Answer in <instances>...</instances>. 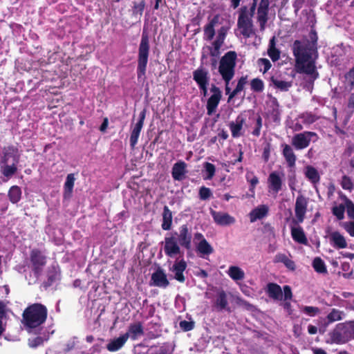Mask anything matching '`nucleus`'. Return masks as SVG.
<instances>
[{
  "label": "nucleus",
  "mask_w": 354,
  "mask_h": 354,
  "mask_svg": "<svg viewBox=\"0 0 354 354\" xmlns=\"http://www.w3.org/2000/svg\"><path fill=\"white\" fill-rule=\"evenodd\" d=\"M317 39L316 32L311 30L308 38L295 40L292 46L297 72L309 75L312 82L319 77L315 66L318 57Z\"/></svg>",
  "instance_id": "f257e3e1"
},
{
  "label": "nucleus",
  "mask_w": 354,
  "mask_h": 354,
  "mask_svg": "<svg viewBox=\"0 0 354 354\" xmlns=\"http://www.w3.org/2000/svg\"><path fill=\"white\" fill-rule=\"evenodd\" d=\"M192 234L187 225H183L178 229V232H174L167 234L162 242L164 252L166 256L174 258L183 256V252L180 246L186 250L192 248Z\"/></svg>",
  "instance_id": "f03ea898"
},
{
  "label": "nucleus",
  "mask_w": 354,
  "mask_h": 354,
  "mask_svg": "<svg viewBox=\"0 0 354 354\" xmlns=\"http://www.w3.org/2000/svg\"><path fill=\"white\" fill-rule=\"evenodd\" d=\"M48 317L47 307L40 303L28 305L22 313L21 322L28 332L40 328Z\"/></svg>",
  "instance_id": "7ed1b4c3"
},
{
  "label": "nucleus",
  "mask_w": 354,
  "mask_h": 354,
  "mask_svg": "<svg viewBox=\"0 0 354 354\" xmlns=\"http://www.w3.org/2000/svg\"><path fill=\"white\" fill-rule=\"evenodd\" d=\"M149 37L148 34L143 31L138 48L137 75L138 79H144L145 77L149 55Z\"/></svg>",
  "instance_id": "20e7f679"
},
{
  "label": "nucleus",
  "mask_w": 354,
  "mask_h": 354,
  "mask_svg": "<svg viewBox=\"0 0 354 354\" xmlns=\"http://www.w3.org/2000/svg\"><path fill=\"white\" fill-rule=\"evenodd\" d=\"M328 336L330 344H343L353 339L350 321L337 324Z\"/></svg>",
  "instance_id": "39448f33"
},
{
  "label": "nucleus",
  "mask_w": 354,
  "mask_h": 354,
  "mask_svg": "<svg viewBox=\"0 0 354 354\" xmlns=\"http://www.w3.org/2000/svg\"><path fill=\"white\" fill-rule=\"evenodd\" d=\"M237 55L235 51L226 53L221 59L218 72L224 82L231 81L235 75Z\"/></svg>",
  "instance_id": "423d86ee"
},
{
  "label": "nucleus",
  "mask_w": 354,
  "mask_h": 354,
  "mask_svg": "<svg viewBox=\"0 0 354 354\" xmlns=\"http://www.w3.org/2000/svg\"><path fill=\"white\" fill-rule=\"evenodd\" d=\"M30 261L31 269L34 275L37 277L41 275L44 266L47 263V257L39 249H32L30 252Z\"/></svg>",
  "instance_id": "0eeeda50"
},
{
  "label": "nucleus",
  "mask_w": 354,
  "mask_h": 354,
  "mask_svg": "<svg viewBox=\"0 0 354 354\" xmlns=\"http://www.w3.org/2000/svg\"><path fill=\"white\" fill-rule=\"evenodd\" d=\"M318 139L317 134L313 131H304L295 134L291 141L292 145L297 150H302L307 148L313 140L315 142Z\"/></svg>",
  "instance_id": "6e6552de"
},
{
  "label": "nucleus",
  "mask_w": 354,
  "mask_h": 354,
  "mask_svg": "<svg viewBox=\"0 0 354 354\" xmlns=\"http://www.w3.org/2000/svg\"><path fill=\"white\" fill-rule=\"evenodd\" d=\"M269 0H261L257 5V21L261 31H264L268 20Z\"/></svg>",
  "instance_id": "1a4fd4ad"
},
{
  "label": "nucleus",
  "mask_w": 354,
  "mask_h": 354,
  "mask_svg": "<svg viewBox=\"0 0 354 354\" xmlns=\"http://www.w3.org/2000/svg\"><path fill=\"white\" fill-rule=\"evenodd\" d=\"M224 19L220 15H216L204 27V39L207 41L213 39L215 35V28L223 26Z\"/></svg>",
  "instance_id": "9d476101"
},
{
  "label": "nucleus",
  "mask_w": 354,
  "mask_h": 354,
  "mask_svg": "<svg viewBox=\"0 0 354 354\" xmlns=\"http://www.w3.org/2000/svg\"><path fill=\"white\" fill-rule=\"evenodd\" d=\"M308 199L302 195H299L295 201V222L297 223H302L305 218L307 210Z\"/></svg>",
  "instance_id": "9b49d317"
},
{
  "label": "nucleus",
  "mask_w": 354,
  "mask_h": 354,
  "mask_svg": "<svg viewBox=\"0 0 354 354\" xmlns=\"http://www.w3.org/2000/svg\"><path fill=\"white\" fill-rule=\"evenodd\" d=\"M284 174H281L277 171H272L270 174L268 178L269 192L277 194L282 189L283 178Z\"/></svg>",
  "instance_id": "f8f14e48"
},
{
  "label": "nucleus",
  "mask_w": 354,
  "mask_h": 354,
  "mask_svg": "<svg viewBox=\"0 0 354 354\" xmlns=\"http://www.w3.org/2000/svg\"><path fill=\"white\" fill-rule=\"evenodd\" d=\"M186 268L187 263L183 259H176L172 266L169 268V270L174 274V277L176 280L183 283L185 281L183 272Z\"/></svg>",
  "instance_id": "ddd939ff"
},
{
  "label": "nucleus",
  "mask_w": 354,
  "mask_h": 354,
  "mask_svg": "<svg viewBox=\"0 0 354 354\" xmlns=\"http://www.w3.org/2000/svg\"><path fill=\"white\" fill-rule=\"evenodd\" d=\"M211 92L212 93V95L208 99L207 103V111L209 115H211L215 112L221 98V92L218 87L215 85H212Z\"/></svg>",
  "instance_id": "4468645a"
},
{
  "label": "nucleus",
  "mask_w": 354,
  "mask_h": 354,
  "mask_svg": "<svg viewBox=\"0 0 354 354\" xmlns=\"http://www.w3.org/2000/svg\"><path fill=\"white\" fill-rule=\"evenodd\" d=\"M146 116V110H142L139 114L138 121L136 122L135 126L133 127L131 136H130V145L132 148H134L138 142V138L140 136V133L143 127L144 121Z\"/></svg>",
  "instance_id": "2eb2a0df"
},
{
  "label": "nucleus",
  "mask_w": 354,
  "mask_h": 354,
  "mask_svg": "<svg viewBox=\"0 0 354 354\" xmlns=\"http://www.w3.org/2000/svg\"><path fill=\"white\" fill-rule=\"evenodd\" d=\"M211 215L214 222L219 225H230L234 224L236 221L233 216L225 212L211 210Z\"/></svg>",
  "instance_id": "dca6fc26"
},
{
  "label": "nucleus",
  "mask_w": 354,
  "mask_h": 354,
  "mask_svg": "<svg viewBox=\"0 0 354 354\" xmlns=\"http://www.w3.org/2000/svg\"><path fill=\"white\" fill-rule=\"evenodd\" d=\"M245 122V118L242 115H239L234 121L230 122L229 127L233 138H239L243 134V127Z\"/></svg>",
  "instance_id": "f3484780"
},
{
  "label": "nucleus",
  "mask_w": 354,
  "mask_h": 354,
  "mask_svg": "<svg viewBox=\"0 0 354 354\" xmlns=\"http://www.w3.org/2000/svg\"><path fill=\"white\" fill-rule=\"evenodd\" d=\"M187 164L182 160L176 162L172 167L171 175L175 180L181 181L185 178L187 171Z\"/></svg>",
  "instance_id": "a211bd4d"
},
{
  "label": "nucleus",
  "mask_w": 354,
  "mask_h": 354,
  "mask_svg": "<svg viewBox=\"0 0 354 354\" xmlns=\"http://www.w3.org/2000/svg\"><path fill=\"white\" fill-rule=\"evenodd\" d=\"M282 147V155L284 157L288 167L290 168H294L297 160V156L293 151L291 146L287 144H283Z\"/></svg>",
  "instance_id": "6ab92c4d"
},
{
  "label": "nucleus",
  "mask_w": 354,
  "mask_h": 354,
  "mask_svg": "<svg viewBox=\"0 0 354 354\" xmlns=\"http://www.w3.org/2000/svg\"><path fill=\"white\" fill-rule=\"evenodd\" d=\"M59 276L60 272L59 268L55 266H50L46 272L47 280L44 281L43 286L47 289L57 280L59 279Z\"/></svg>",
  "instance_id": "aec40b11"
},
{
  "label": "nucleus",
  "mask_w": 354,
  "mask_h": 354,
  "mask_svg": "<svg viewBox=\"0 0 354 354\" xmlns=\"http://www.w3.org/2000/svg\"><path fill=\"white\" fill-rule=\"evenodd\" d=\"M257 8L250 6L248 7L247 6H243L239 8L238 10V19L237 21H246V22H253L252 17L254 15L255 10Z\"/></svg>",
  "instance_id": "412c9836"
},
{
  "label": "nucleus",
  "mask_w": 354,
  "mask_h": 354,
  "mask_svg": "<svg viewBox=\"0 0 354 354\" xmlns=\"http://www.w3.org/2000/svg\"><path fill=\"white\" fill-rule=\"evenodd\" d=\"M193 79L198 86H203L209 84V73L207 70L201 66L193 72Z\"/></svg>",
  "instance_id": "4be33fe9"
},
{
  "label": "nucleus",
  "mask_w": 354,
  "mask_h": 354,
  "mask_svg": "<svg viewBox=\"0 0 354 354\" xmlns=\"http://www.w3.org/2000/svg\"><path fill=\"white\" fill-rule=\"evenodd\" d=\"M266 291L271 299L277 301H281L283 298V292L281 288L277 283H269L267 285Z\"/></svg>",
  "instance_id": "5701e85b"
},
{
  "label": "nucleus",
  "mask_w": 354,
  "mask_h": 354,
  "mask_svg": "<svg viewBox=\"0 0 354 354\" xmlns=\"http://www.w3.org/2000/svg\"><path fill=\"white\" fill-rule=\"evenodd\" d=\"M214 306L218 311H231L228 306L227 294L225 291L221 290L218 292L215 299Z\"/></svg>",
  "instance_id": "b1692460"
},
{
  "label": "nucleus",
  "mask_w": 354,
  "mask_h": 354,
  "mask_svg": "<svg viewBox=\"0 0 354 354\" xmlns=\"http://www.w3.org/2000/svg\"><path fill=\"white\" fill-rule=\"evenodd\" d=\"M18 149L13 145L6 147L3 149V156L1 163H8L9 159L12 158L13 162H18L19 156H17Z\"/></svg>",
  "instance_id": "393cba45"
},
{
  "label": "nucleus",
  "mask_w": 354,
  "mask_h": 354,
  "mask_svg": "<svg viewBox=\"0 0 354 354\" xmlns=\"http://www.w3.org/2000/svg\"><path fill=\"white\" fill-rule=\"evenodd\" d=\"M329 240L330 243L337 249H343L347 247V242L345 237L339 232H332L329 234Z\"/></svg>",
  "instance_id": "a878e982"
},
{
  "label": "nucleus",
  "mask_w": 354,
  "mask_h": 354,
  "mask_svg": "<svg viewBox=\"0 0 354 354\" xmlns=\"http://www.w3.org/2000/svg\"><path fill=\"white\" fill-rule=\"evenodd\" d=\"M269 211V207L266 205H260L253 209L250 214V222L253 223L257 220L261 219L266 216Z\"/></svg>",
  "instance_id": "bb28decb"
},
{
  "label": "nucleus",
  "mask_w": 354,
  "mask_h": 354,
  "mask_svg": "<svg viewBox=\"0 0 354 354\" xmlns=\"http://www.w3.org/2000/svg\"><path fill=\"white\" fill-rule=\"evenodd\" d=\"M151 280L153 285L158 287L166 288L169 285L166 274L160 269L152 274Z\"/></svg>",
  "instance_id": "cd10ccee"
},
{
  "label": "nucleus",
  "mask_w": 354,
  "mask_h": 354,
  "mask_svg": "<svg viewBox=\"0 0 354 354\" xmlns=\"http://www.w3.org/2000/svg\"><path fill=\"white\" fill-rule=\"evenodd\" d=\"M237 26L244 38H249L254 35L253 22L237 21Z\"/></svg>",
  "instance_id": "c85d7f7f"
},
{
  "label": "nucleus",
  "mask_w": 354,
  "mask_h": 354,
  "mask_svg": "<svg viewBox=\"0 0 354 354\" xmlns=\"http://www.w3.org/2000/svg\"><path fill=\"white\" fill-rule=\"evenodd\" d=\"M285 254L278 253L275 255L274 261L275 263H282L288 270L294 271L296 269L295 262Z\"/></svg>",
  "instance_id": "c756f323"
},
{
  "label": "nucleus",
  "mask_w": 354,
  "mask_h": 354,
  "mask_svg": "<svg viewBox=\"0 0 354 354\" xmlns=\"http://www.w3.org/2000/svg\"><path fill=\"white\" fill-rule=\"evenodd\" d=\"M144 333L143 327L140 322H137L133 324H131L129 327L128 331L124 334V335H127V339L131 337L132 339H136Z\"/></svg>",
  "instance_id": "7c9ffc66"
},
{
  "label": "nucleus",
  "mask_w": 354,
  "mask_h": 354,
  "mask_svg": "<svg viewBox=\"0 0 354 354\" xmlns=\"http://www.w3.org/2000/svg\"><path fill=\"white\" fill-rule=\"evenodd\" d=\"M48 339L49 334L48 332H46L41 335L29 338L28 339V345L30 348H37L39 346H43L45 342L48 341Z\"/></svg>",
  "instance_id": "2f4dec72"
},
{
  "label": "nucleus",
  "mask_w": 354,
  "mask_h": 354,
  "mask_svg": "<svg viewBox=\"0 0 354 354\" xmlns=\"http://www.w3.org/2000/svg\"><path fill=\"white\" fill-rule=\"evenodd\" d=\"M227 274L234 281H241L245 278L244 271L237 266H231L229 267Z\"/></svg>",
  "instance_id": "473e14b6"
},
{
  "label": "nucleus",
  "mask_w": 354,
  "mask_h": 354,
  "mask_svg": "<svg viewBox=\"0 0 354 354\" xmlns=\"http://www.w3.org/2000/svg\"><path fill=\"white\" fill-rule=\"evenodd\" d=\"M127 341V335H122L109 342L106 348L109 351H117L120 349Z\"/></svg>",
  "instance_id": "72a5a7b5"
},
{
  "label": "nucleus",
  "mask_w": 354,
  "mask_h": 354,
  "mask_svg": "<svg viewBox=\"0 0 354 354\" xmlns=\"http://www.w3.org/2000/svg\"><path fill=\"white\" fill-rule=\"evenodd\" d=\"M21 189L17 185L11 186L8 192V199L12 204H17L19 202L21 198Z\"/></svg>",
  "instance_id": "f704fd0d"
},
{
  "label": "nucleus",
  "mask_w": 354,
  "mask_h": 354,
  "mask_svg": "<svg viewBox=\"0 0 354 354\" xmlns=\"http://www.w3.org/2000/svg\"><path fill=\"white\" fill-rule=\"evenodd\" d=\"M162 223L161 227L164 230H169L172 225V212L167 206H165L162 212Z\"/></svg>",
  "instance_id": "c9c22d12"
},
{
  "label": "nucleus",
  "mask_w": 354,
  "mask_h": 354,
  "mask_svg": "<svg viewBox=\"0 0 354 354\" xmlns=\"http://www.w3.org/2000/svg\"><path fill=\"white\" fill-rule=\"evenodd\" d=\"M196 250L201 254V257H202L209 255L214 252L213 248L205 239H203V240L198 242L196 245Z\"/></svg>",
  "instance_id": "e433bc0d"
},
{
  "label": "nucleus",
  "mask_w": 354,
  "mask_h": 354,
  "mask_svg": "<svg viewBox=\"0 0 354 354\" xmlns=\"http://www.w3.org/2000/svg\"><path fill=\"white\" fill-rule=\"evenodd\" d=\"M305 176L313 184H317L319 182L320 176L318 171L313 166H306L304 170Z\"/></svg>",
  "instance_id": "4c0bfd02"
},
{
  "label": "nucleus",
  "mask_w": 354,
  "mask_h": 354,
  "mask_svg": "<svg viewBox=\"0 0 354 354\" xmlns=\"http://www.w3.org/2000/svg\"><path fill=\"white\" fill-rule=\"evenodd\" d=\"M268 55L273 62H276L280 58V50L276 48V37L274 36L269 41Z\"/></svg>",
  "instance_id": "58836bf2"
},
{
  "label": "nucleus",
  "mask_w": 354,
  "mask_h": 354,
  "mask_svg": "<svg viewBox=\"0 0 354 354\" xmlns=\"http://www.w3.org/2000/svg\"><path fill=\"white\" fill-rule=\"evenodd\" d=\"M291 234L292 239L295 241L302 244H306L307 243V239L305 236L303 229L301 227H292Z\"/></svg>",
  "instance_id": "ea45409f"
},
{
  "label": "nucleus",
  "mask_w": 354,
  "mask_h": 354,
  "mask_svg": "<svg viewBox=\"0 0 354 354\" xmlns=\"http://www.w3.org/2000/svg\"><path fill=\"white\" fill-rule=\"evenodd\" d=\"M345 317V313L344 311L333 308L330 312L328 314L326 319L328 324H331L335 322L341 321Z\"/></svg>",
  "instance_id": "a19ab883"
},
{
  "label": "nucleus",
  "mask_w": 354,
  "mask_h": 354,
  "mask_svg": "<svg viewBox=\"0 0 354 354\" xmlns=\"http://www.w3.org/2000/svg\"><path fill=\"white\" fill-rule=\"evenodd\" d=\"M270 81L275 88L279 89L281 91H288L292 86L291 82L283 81L274 77H271Z\"/></svg>",
  "instance_id": "79ce46f5"
},
{
  "label": "nucleus",
  "mask_w": 354,
  "mask_h": 354,
  "mask_svg": "<svg viewBox=\"0 0 354 354\" xmlns=\"http://www.w3.org/2000/svg\"><path fill=\"white\" fill-rule=\"evenodd\" d=\"M75 177L73 174H69L67 175L66 182L64 183V197H69L73 192L74 187Z\"/></svg>",
  "instance_id": "37998d69"
},
{
  "label": "nucleus",
  "mask_w": 354,
  "mask_h": 354,
  "mask_svg": "<svg viewBox=\"0 0 354 354\" xmlns=\"http://www.w3.org/2000/svg\"><path fill=\"white\" fill-rule=\"evenodd\" d=\"M17 163L13 162L11 165H9L8 163H2V174L7 178L12 176L17 171Z\"/></svg>",
  "instance_id": "c03bdc74"
},
{
  "label": "nucleus",
  "mask_w": 354,
  "mask_h": 354,
  "mask_svg": "<svg viewBox=\"0 0 354 354\" xmlns=\"http://www.w3.org/2000/svg\"><path fill=\"white\" fill-rule=\"evenodd\" d=\"M247 84V77H241L237 83L236 88L232 91L230 93L228 101L232 100L236 95H237L241 91H242L244 88L245 85Z\"/></svg>",
  "instance_id": "a18cd8bd"
},
{
  "label": "nucleus",
  "mask_w": 354,
  "mask_h": 354,
  "mask_svg": "<svg viewBox=\"0 0 354 354\" xmlns=\"http://www.w3.org/2000/svg\"><path fill=\"white\" fill-rule=\"evenodd\" d=\"M203 168H204L203 178L205 180H211L215 175V172H216L215 166L210 162H206L203 165Z\"/></svg>",
  "instance_id": "49530a36"
},
{
  "label": "nucleus",
  "mask_w": 354,
  "mask_h": 354,
  "mask_svg": "<svg viewBox=\"0 0 354 354\" xmlns=\"http://www.w3.org/2000/svg\"><path fill=\"white\" fill-rule=\"evenodd\" d=\"M227 30L228 28L226 26H221L218 30L216 39L212 44H216V47L218 46H222L225 39Z\"/></svg>",
  "instance_id": "de8ad7c7"
},
{
  "label": "nucleus",
  "mask_w": 354,
  "mask_h": 354,
  "mask_svg": "<svg viewBox=\"0 0 354 354\" xmlns=\"http://www.w3.org/2000/svg\"><path fill=\"white\" fill-rule=\"evenodd\" d=\"M292 297V292L290 287L289 286H283V299L285 302L283 304V306L284 309L289 310L291 307V304L289 300H290Z\"/></svg>",
  "instance_id": "09e8293b"
},
{
  "label": "nucleus",
  "mask_w": 354,
  "mask_h": 354,
  "mask_svg": "<svg viewBox=\"0 0 354 354\" xmlns=\"http://www.w3.org/2000/svg\"><path fill=\"white\" fill-rule=\"evenodd\" d=\"M313 266L315 270L319 273L325 274L327 272L326 265L319 257H317L313 260Z\"/></svg>",
  "instance_id": "8fccbe9b"
},
{
  "label": "nucleus",
  "mask_w": 354,
  "mask_h": 354,
  "mask_svg": "<svg viewBox=\"0 0 354 354\" xmlns=\"http://www.w3.org/2000/svg\"><path fill=\"white\" fill-rule=\"evenodd\" d=\"M299 118L301 120L303 123L306 124H311L316 122L319 117L310 112H306L301 113L299 115Z\"/></svg>",
  "instance_id": "3c124183"
},
{
  "label": "nucleus",
  "mask_w": 354,
  "mask_h": 354,
  "mask_svg": "<svg viewBox=\"0 0 354 354\" xmlns=\"http://www.w3.org/2000/svg\"><path fill=\"white\" fill-rule=\"evenodd\" d=\"M250 86L252 91L256 93H261L264 89V83L263 80L259 78H254L250 82Z\"/></svg>",
  "instance_id": "603ef678"
},
{
  "label": "nucleus",
  "mask_w": 354,
  "mask_h": 354,
  "mask_svg": "<svg viewBox=\"0 0 354 354\" xmlns=\"http://www.w3.org/2000/svg\"><path fill=\"white\" fill-rule=\"evenodd\" d=\"M345 84L351 89L354 88V66L344 75Z\"/></svg>",
  "instance_id": "864d4df0"
},
{
  "label": "nucleus",
  "mask_w": 354,
  "mask_h": 354,
  "mask_svg": "<svg viewBox=\"0 0 354 354\" xmlns=\"http://www.w3.org/2000/svg\"><path fill=\"white\" fill-rule=\"evenodd\" d=\"M345 206L344 205H339L335 206L332 209L333 214L339 220H342L344 217Z\"/></svg>",
  "instance_id": "5fc2aeb1"
},
{
  "label": "nucleus",
  "mask_w": 354,
  "mask_h": 354,
  "mask_svg": "<svg viewBox=\"0 0 354 354\" xmlns=\"http://www.w3.org/2000/svg\"><path fill=\"white\" fill-rule=\"evenodd\" d=\"M199 197L201 200L205 201L212 196V192L209 188L201 187L199 189Z\"/></svg>",
  "instance_id": "6e6d98bb"
},
{
  "label": "nucleus",
  "mask_w": 354,
  "mask_h": 354,
  "mask_svg": "<svg viewBox=\"0 0 354 354\" xmlns=\"http://www.w3.org/2000/svg\"><path fill=\"white\" fill-rule=\"evenodd\" d=\"M341 185L344 189L351 191L353 189V183L347 176H344L341 181Z\"/></svg>",
  "instance_id": "4d7b16f0"
},
{
  "label": "nucleus",
  "mask_w": 354,
  "mask_h": 354,
  "mask_svg": "<svg viewBox=\"0 0 354 354\" xmlns=\"http://www.w3.org/2000/svg\"><path fill=\"white\" fill-rule=\"evenodd\" d=\"M135 354H155L153 348L138 346L135 348Z\"/></svg>",
  "instance_id": "13d9d810"
},
{
  "label": "nucleus",
  "mask_w": 354,
  "mask_h": 354,
  "mask_svg": "<svg viewBox=\"0 0 354 354\" xmlns=\"http://www.w3.org/2000/svg\"><path fill=\"white\" fill-rule=\"evenodd\" d=\"M258 64L260 67L263 68V69L261 68L263 73H266L272 66L270 62L266 58H260L258 60Z\"/></svg>",
  "instance_id": "bf43d9fd"
},
{
  "label": "nucleus",
  "mask_w": 354,
  "mask_h": 354,
  "mask_svg": "<svg viewBox=\"0 0 354 354\" xmlns=\"http://www.w3.org/2000/svg\"><path fill=\"white\" fill-rule=\"evenodd\" d=\"M301 310L305 314L310 315L311 317L315 316L320 311L317 307L314 306H304Z\"/></svg>",
  "instance_id": "052dcab7"
},
{
  "label": "nucleus",
  "mask_w": 354,
  "mask_h": 354,
  "mask_svg": "<svg viewBox=\"0 0 354 354\" xmlns=\"http://www.w3.org/2000/svg\"><path fill=\"white\" fill-rule=\"evenodd\" d=\"M342 226L350 234V236L354 237V221L344 222L342 223Z\"/></svg>",
  "instance_id": "680f3d73"
},
{
  "label": "nucleus",
  "mask_w": 354,
  "mask_h": 354,
  "mask_svg": "<svg viewBox=\"0 0 354 354\" xmlns=\"http://www.w3.org/2000/svg\"><path fill=\"white\" fill-rule=\"evenodd\" d=\"M153 348L155 354H171L174 350L168 345H164L161 346L159 349H157L156 348Z\"/></svg>",
  "instance_id": "e2e57ef3"
},
{
  "label": "nucleus",
  "mask_w": 354,
  "mask_h": 354,
  "mask_svg": "<svg viewBox=\"0 0 354 354\" xmlns=\"http://www.w3.org/2000/svg\"><path fill=\"white\" fill-rule=\"evenodd\" d=\"M346 207L347 209L348 216L354 220V204L353 203L348 200H346Z\"/></svg>",
  "instance_id": "0e129e2a"
},
{
  "label": "nucleus",
  "mask_w": 354,
  "mask_h": 354,
  "mask_svg": "<svg viewBox=\"0 0 354 354\" xmlns=\"http://www.w3.org/2000/svg\"><path fill=\"white\" fill-rule=\"evenodd\" d=\"M179 326L184 331H189L194 328V322L184 320L180 322Z\"/></svg>",
  "instance_id": "69168bd1"
},
{
  "label": "nucleus",
  "mask_w": 354,
  "mask_h": 354,
  "mask_svg": "<svg viewBox=\"0 0 354 354\" xmlns=\"http://www.w3.org/2000/svg\"><path fill=\"white\" fill-rule=\"evenodd\" d=\"M145 1H142L139 3H136L133 6V12L134 13H139L140 15H142L144 8H145Z\"/></svg>",
  "instance_id": "338daca9"
},
{
  "label": "nucleus",
  "mask_w": 354,
  "mask_h": 354,
  "mask_svg": "<svg viewBox=\"0 0 354 354\" xmlns=\"http://www.w3.org/2000/svg\"><path fill=\"white\" fill-rule=\"evenodd\" d=\"M305 0H295L293 2V8L295 12L297 13L303 6Z\"/></svg>",
  "instance_id": "774afa93"
}]
</instances>
